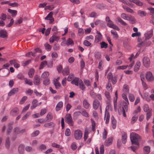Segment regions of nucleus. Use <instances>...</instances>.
<instances>
[{
    "instance_id": "nucleus-1",
    "label": "nucleus",
    "mask_w": 154,
    "mask_h": 154,
    "mask_svg": "<svg viewBox=\"0 0 154 154\" xmlns=\"http://www.w3.org/2000/svg\"><path fill=\"white\" fill-rule=\"evenodd\" d=\"M131 141L133 144L139 145V142L140 141V136L135 133H132L130 134Z\"/></svg>"
},
{
    "instance_id": "nucleus-2",
    "label": "nucleus",
    "mask_w": 154,
    "mask_h": 154,
    "mask_svg": "<svg viewBox=\"0 0 154 154\" xmlns=\"http://www.w3.org/2000/svg\"><path fill=\"white\" fill-rule=\"evenodd\" d=\"M121 17L125 20L130 21L132 23H134L136 21L135 19L133 16L125 13L121 14Z\"/></svg>"
},
{
    "instance_id": "nucleus-3",
    "label": "nucleus",
    "mask_w": 154,
    "mask_h": 154,
    "mask_svg": "<svg viewBox=\"0 0 154 154\" xmlns=\"http://www.w3.org/2000/svg\"><path fill=\"white\" fill-rule=\"evenodd\" d=\"M73 135L74 138L76 140H79L82 138L83 134L81 130L77 129L74 130Z\"/></svg>"
},
{
    "instance_id": "nucleus-4",
    "label": "nucleus",
    "mask_w": 154,
    "mask_h": 154,
    "mask_svg": "<svg viewBox=\"0 0 154 154\" xmlns=\"http://www.w3.org/2000/svg\"><path fill=\"white\" fill-rule=\"evenodd\" d=\"M65 121L69 125L72 126L73 125V121L72 119V116L70 114H67L65 116Z\"/></svg>"
},
{
    "instance_id": "nucleus-5",
    "label": "nucleus",
    "mask_w": 154,
    "mask_h": 154,
    "mask_svg": "<svg viewBox=\"0 0 154 154\" xmlns=\"http://www.w3.org/2000/svg\"><path fill=\"white\" fill-rule=\"evenodd\" d=\"M146 78L147 80L149 82H152L154 80V76L152 72L150 71L146 72Z\"/></svg>"
},
{
    "instance_id": "nucleus-6",
    "label": "nucleus",
    "mask_w": 154,
    "mask_h": 154,
    "mask_svg": "<svg viewBox=\"0 0 154 154\" xmlns=\"http://www.w3.org/2000/svg\"><path fill=\"white\" fill-rule=\"evenodd\" d=\"M101 104L99 101L97 99H95L93 102V107L95 110H97L100 107Z\"/></svg>"
},
{
    "instance_id": "nucleus-7",
    "label": "nucleus",
    "mask_w": 154,
    "mask_h": 154,
    "mask_svg": "<svg viewBox=\"0 0 154 154\" xmlns=\"http://www.w3.org/2000/svg\"><path fill=\"white\" fill-rule=\"evenodd\" d=\"M143 65L146 67H148L150 64V60L149 58L146 57H143Z\"/></svg>"
},
{
    "instance_id": "nucleus-8",
    "label": "nucleus",
    "mask_w": 154,
    "mask_h": 154,
    "mask_svg": "<svg viewBox=\"0 0 154 154\" xmlns=\"http://www.w3.org/2000/svg\"><path fill=\"white\" fill-rule=\"evenodd\" d=\"M96 33L97 35L95 36V42L97 43L101 40L102 36L101 34L98 31H97Z\"/></svg>"
},
{
    "instance_id": "nucleus-9",
    "label": "nucleus",
    "mask_w": 154,
    "mask_h": 154,
    "mask_svg": "<svg viewBox=\"0 0 154 154\" xmlns=\"http://www.w3.org/2000/svg\"><path fill=\"white\" fill-rule=\"evenodd\" d=\"M40 83V78L39 76L36 75L34 77L33 79V83L35 85H38Z\"/></svg>"
},
{
    "instance_id": "nucleus-10",
    "label": "nucleus",
    "mask_w": 154,
    "mask_h": 154,
    "mask_svg": "<svg viewBox=\"0 0 154 154\" xmlns=\"http://www.w3.org/2000/svg\"><path fill=\"white\" fill-rule=\"evenodd\" d=\"M63 102L59 101L57 104L55 110L56 111L58 112L60 110L63 108Z\"/></svg>"
},
{
    "instance_id": "nucleus-11",
    "label": "nucleus",
    "mask_w": 154,
    "mask_h": 154,
    "mask_svg": "<svg viewBox=\"0 0 154 154\" xmlns=\"http://www.w3.org/2000/svg\"><path fill=\"white\" fill-rule=\"evenodd\" d=\"M19 112V109L17 107L13 109L10 112V115L12 116H15Z\"/></svg>"
},
{
    "instance_id": "nucleus-12",
    "label": "nucleus",
    "mask_w": 154,
    "mask_h": 154,
    "mask_svg": "<svg viewBox=\"0 0 154 154\" xmlns=\"http://www.w3.org/2000/svg\"><path fill=\"white\" fill-rule=\"evenodd\" d=\"M152 31L151 30L149 31L144 34L145 37L146 39H148L151 38L152 36Z\"/></svg>"
},
{
    "instance_id": "nucleus-13",
    "label": "nucleus",
    "mask_w": 154,
    "mask_h": 154,
    "mask_svg": "<svg viewBox=\"0 0 154 154\" xmlns=\"http://www.w3.org/2000/svg\"><path fill=\"white\" fill-rule=\"evenodd\" d=\"M7 32L6 30L2 29L0 30V37L2 38H5L7 37Z\"/></svg>"
},
{
    "instance_id": "nucleus-14",
    "label": "nucleus",
    "mask_w": 154,
    "mask_h": 154,
    "mask_svg": "<svg viewBox=\"0 0 154 154\" xmlns=\"http://www.w3.org/2000/svg\"><path fill=\"white\" fill-rule=\"evenodd\" d=\"M62 73L64 75H67L69 73V69L68 66H66L65 67L62 71Z\"/></svg>"
},
{
    "instance_id": "nucleus-15",
    "label": "nucleus",
    "mask_w": 154,
    "mask_h": 154,
    "mask_svg": "<svg viewBox=\"0 0 154 154\" xmlns=\"http://www.w3.org/2000/svg\"><path fill=\"white\" fill-rule=\"evenodd\" d=\"M9 63L11 64H13L14 66L16 68H18L20 66V64L18 63L15 60L10 61Z\"/></svg>"
},
{
    "instance_id": "nucleus-16",
    "label": "nucleus",
    "mask_w": 154,
    "mask_h": 154,
    "mask_svg": "<svg viewBox=\"0 0 154 154\" xmlns=\"http://www.w3.org/2000/svg\"><path fill=\"white\" fill-rule=\"evenodd\" d=\"M151 44V42L150 41H148L145 43L144 42H142L140 43L137 45L138 47H140L141 46H149Z\"/></svg>"
},
{
    "instance_id": "nucleus-17",
    "label": "nucleus",
    "mask_w": 154,
    "mask_h": 154,
    "mask_svg": "<svg viewBox=\"0 0 154 154\" xmlns=\"http://www.w3.org/2000/svg\"><path fill=\"white\" fill-rule=\"evenodd\" d=\"M18 90L19 89L18 88H13L8 93V96H11L14 95V94L18 92Z\"/></svg>"
},
{
    "instance_id": "nucleus-18",
    "label": "nucleus",
    "mask_w": 154,
    "mask_h": 154,
    "mask_svg": "<svg viewBox=\"0 0 154 154\" xmlns=\"http://www.w3.org/2000/svg\"><path fill=\"white\" fill-rule=\"evenodd\" d=\"M25 146L23 145H20L18 148V151L19 153L20 154H23L24 153V152Z\"/></svg>"
},
{
    "instance_id": "nucleus-19",
    "label": "nucleus",
    "mask_w": 154,
    "mask_h": 154,
    "mask_svg": "<svg viewBox=\"0 0 154 154\" xmlns=\"http://www.w3.org/2000/svg\"><path fill=\"white\" fill-rule=\"evenodd\" d=\"M127 136L126 134L123 132L122 134V142L124 144H125L127 141Z\"/></svg>"
},
{
    "instance_id": "nucleus-20",
    "label": "nucleus",
    "mask_w": 154,
    "mask_h": 154,
    "mask_svg": "<svg viewBox=\"0 0 154 154\" xmlns=\"http://www.w3.org/2000/svg\"><path fill=\"white\" fill-rule=\"evenodd\" d=\"M37 102L38 101L36 99H34L33 100L32 103V105L30 107L31 109H33L38 106V104H37Z\"/></svg>"
},
{
    "instance_id": "nucleus-21",
    "label": "nucleus",
    "mask_w": 154,
    "mask_h": 154,
    "mask_svg": "<svg viewBox=\"0 0 154 154\" xmlns=\"http://www.w3.org/2000/svg\"><path fill=\"white\" fill-rule=\"evenodd\" d=\"M111 122L112 125V128L113 129L116 128V121L114 116L111 117Z\"/></svg>"
},
{
    "instance_id": "nucleus-22",
    "label": "nucleus",
    "mask_w": 154,
    "mask_h": 154,
    "mask_svg": "<svg viewBox=\"0 0 154 154\" xmlns=\"http://www.w3.org/2000/svg\"><path fill=\"white\" fill-rule=\"evenodd\" d=\"M59 39V37L55 35H53L52 37L50 38L49 41L51 43H53L55 41H58Z\"/></svg>"
},
{
    "instance_id": "nucleus-23",
    "label": "nucleus",
    "mask_w": 154,
    "mask_h": 154,
    "mask_svg": "<svg viewBox=\"0 0 154 154\" xmlns=\"http://www.w3.org/2000/svg\"><path fill=\"white\" fill-rule=\"evenodd\" d=\"M112 137H109L105 142V145L108 146L111 145L112 143Z\"/></svg>"
},
{
    "instance_id": "nucleus-24",
    "label": "nucleus",
    "mask_w": 154,
    "mask_h": 154,
    "mask_svg": "<svg viewBox=\"0 0 154 154\" xmlns=\"http://www.w3.org/2000/svg\"><path fill=\"white\" fill-rule=\"evenodd\" d=\"M83 104L84 107L86 109H88L90 106V104L88 102L87 100L86 99H85L83 101Z\"/></svg>"
},
{
    "instance_id": "nucleus-25",
    "label": "nucleus",
    "mask_w": 154,
    "mask_h": 154,
    "mask_svg": "<svg viewBox=\"0 0 154 154\" xmlns=\"http://www.w3.org/2000/svg\"><path fill=\"white\" fill-rule=\"evenodd\" d=\"M79 78H75L71 82L72 84H74L76 86H78L79 84Z\"/></svg>"
},
{
    "instance_id": "nucleus-26",
    "label": "nucleus",
    "mask_w": 154,
    "mask_h": 154,
    "mask_svg": "<svg viewBox=\"0 0 154 154\" xmlns=\"http://www.w3.org/2000/svg\"><path fill=\"white\" fill-rule=\"evenodd\" d=\"M110 115L109 112H105L104 120L106 121V123H108L109 122Z\"/></svg>"
},
{
    "instance_id": "nucleus-27",
    "label": "nucleus",
    "mask_w": 154,
    "mask_h": 154,
    "mask_svg": "<svg viewBox=\"0 0 154 154\" xmlns=\"http://www.w3.org/2000/svg\"><path fill=\"white\" fill-rule=\"evenodd\" d=\"M140 65L141 63L140 61H138L137 62L134 67V71L137 72L139 69L140 67Z\"/></svg>"
},
{
    "instance_id": "nucleus-28",
    "label": "nucleus",
    "mask_w": 154,
    "mask_h": 154,
    "mask_svg": "<svg viewBox=\"0 0 154 154\" xmlns=\"http://www.w3.org/2000/svg\"><path fill=\"white\" fill-rule=\"evenodd\" d=\"M141 95L143 99H145L147 101L149 102L150 101V97L149 96L147 93H144L143 97L141 94Z\"/></svg>"
},
{
    "instance_id": "nucleus-29",
    "label": "nucleus",
    "mask_w": 154,
    "mask_h": 154,
    "mask_svg": "<svg viewBox=\"0 0 154 154\" xmlns=\"http://www.w3.org/2000/svg\"><path fill=\"white\" fill-rule=\"evenodd\" d=\"M130 2H133L137 5L141 6L143 5V3L139 0H129Z\"/></svg>"
},
{
    "instance_id": "nucleus-30",
    "label": "nucleus",
    "mask_w": 154,
    "mask_h": 154,
    "mask_svg": "<svg viewBox=\"0 0 154 154\" xmlns=\"http://www.w3.org/2000/svg\"><path fill=\"white\" fill-rule=\"evenodd\" d=\"M137 14L141 17L146 16V15L147 13L145 11L139 10L137 12Z\"/></svg>"
},
{
    "instance_id": "nucleus-31",
    "label": "nucleus",
    "mask_w": 154,
    "mask_h": 154,
    "mask_svg": "<svg viewBox=\"0 0 154 154\" xmlns=\"http://www.w3.org/2000/svg\"><path fill=\"white\" fill-rule=\"evenodd\" d=\"M8 12L11 14L13 17L15 16L17 14V11L15 10H12L10 9L8 10Z\"/></svg>"
},
{
    "instance_id": "nucleus-32",
    "label": "nucleus",
    "mask_w": 154,
    "mask_h": 154,
    "mask_svg": "<svg viewBox=\"0 0 154 154\" xmlns=\"http://www.w3.org/2000/svg\"><path fill=\"white\" fill-rule=\"evenodd\" d=\"M123 93L128 94L129 92V89L127 85H124L123 88Z\"/></svg>"
},
{
    "instance_id": "nucleus-33",
    "label": "nucleus",
    "mask_w": 154,
    "mask_h": 154,
    "mask_svg": "<svg viewBox=\"0 0 154 154\" xmlns=\"http://www.w3.org/2000/svg\"><path fill=\"white\" fill-rule=\"evenodd\" d=\"M49 75V73L47 71L43 72L42 74L41 77L43 79L47 78Z\"/></svg>"
},
{
    "instance_id": "nucleus-34",
    "label": "nucleus",
    "mask_w": 154,
    "mask_h": 154,
    "mask_svg": "<svg viewBox=\"0 0 154 154\" xmlns=\"http://www.w3.org/2000/svg\"><path fill=\"white\" fill-rule=\"evenodd\" d=\"M66 44L67 46L71 45H73L74 44V42L70 38H69L67 40Z\"/></svg>"
},
{
    "instance_id": "nucleus-35",
    "label": "nucleus",
    "mask_w": 154,
    "mask_h": 154,
    "mask_svg": "<svg viewBox=\"0 0 154 154\" xmlns=\"http://www.w3.org/2000/svg\"><path fill=\"white\" fill-rule=\"evenodd\" d=\"M101 48H106L108 47V44L104 42H102L100 43Z\"/></svg>"
},
{
    "instance_id": "nucleus-36",
    "label": "nucleus",
    "mask_w": 154,
    "mask_h": 154,
    "mask_svg": "<svg viewBox=\"0 0 154 154\" xmlns=\"http://www.w3.org/2000/svg\"><path fill=\"white\" fill-rule=\"evenodd\" d=\"M123 105L125 109L127 111L128 109V105L129 104L128 100H125V101L123 102Z\"/></svg>"
},
{
    "instance_id": "nucleus-37",
    "label": "nucleus",
    "mask_w": 154,
    "mask_h": 154,
    "mask_svg": "<svg viewBox=\"0 0 154 154\" xmlns=\"http://www.w3.org/2000/svg\"><path fill=\"white\" fill-rule=\"evenodd\" d=\"M35 70L34 69L31 68L29 69L28 72V75L30 78L32 77L34 74Z\"/></svg>"
},
{
    "instance_id": "nucleus-38",
    "label": "nucleus",
    "mask_w": 154,
    "mask_h": 154,
    "mask_svg": "<svg viewBox=\"0 0 154 154\" xmlns=\"http://www.w3.org/2000/svg\"><path fill=\"white\" fill-rule=\"evenodd\" d=\"M143 151L145 153L148 154L150 151V148L149 146H145L143 148Z\"/></svg>"
},
{
    "instance_id": "nucleus-39",
    "label": "nucleus",
    "mask_w": 154,
    "mask_h": 154,
    "mask_svg": "<svg viewBox=\"0 0 154 154\" xmlns=\"http://www.w3.org/2000/svg\"><path fill=\"white\" fill-rule=\"evenodd\" d=\"M123 8L128 12L131 13H132L134 12V11L132 9L128 7L125 6H123Z\"/></svg>"
},
{
    "instance_id": "nucleus-40",
    "label": "nucleus",
    "mask_w": 154,
    "mask_h": 154,
    "mask_svg": "<svg viewBox=\"0 0 154 154\" xmlns=\"http://www.w3.org/2000/svg\"><path fill=\"white\" fill-rule=\"evenodd\" d=\"M51 146L53 147L59 148L60 149H62L63 148V147L62 146H60V145L55 143H52L51 144Z\"/></svg>"
},
{
    "instance_id": "nucleus-41",
    "label": "nucleus",
    "mask_w": 154,
    "mask_h": 154,
    "mask_svg": "<svg viewBox=\"0 0 154 154\" xmlns=\"http://www.w3.org/2000/svg\"><path fill=\"white\" fill-rule=\"evenodd\" d=\"M138 119V117L137 116H133L131 119V124H134L137 121Z\"/></svg>"
},
{
    "instance_id": "nucleus-42",
    "label": "nucleus",
    "mask_w": 154,
    "mask_h": 154,
    "mask_svg": "<svg viewBox=\"0 0 154 154\" xmlns=\"http://www.w3.org/2000/svg\"><path fill=\"white\" fill-rule=\"evenodd\" d=\"M54 84L56 89H59L61 86L60 84L57 81H54Z\"/></svg>"
},
{
    "instance_id": "nucleus-43",
    "label": "nucleus",
    "mask_w": 154,
    "mask_h": 154,
    "mask_svg": "<svg viewBox=\"0 0 154 154\" xmlns=\"http://www.w3.org/2000/svg\"><path fill=\"white\" fill-rule=\"evenodd\" d=\"M79 85L80 88L82 90H84L85 88V87L84 84H83L82 81L81 80L79 81Z\"/></svg>"
},
{
    "instance_id": "nucleus-44",
    "label": "nucleus",
    "mask_w": 154,
    "mask_h": 154,
    "mask_svg": "<svg viewBox=\"0 0 154 154\" xmlns=\"http://www.w3.org/2000/svg\"><path fill=\"white\" fill-rule=\"evenodd\" d=\"M24 81L25 83L29 85H32V82L29 79H28L27 78L24 79Z\"/></svg>"
},
{
    "instance_id": "nucleus-45",
    "label": "nucleus",
    "mask_w": 154,
    "mask_h": 154,
    "mask_svg": "<svg viewBox=\"0 0 154 154\" xmlns=\"http://www.w3.org/2000/svg\"><path fill=\"white\" fill-rule=\"evenodd\" d=\"M144 111L146 112L151 111V110L149 109V106L147 104H145L143 106Z\"/></svg>"
},
{
    "instance_id": "nucleus-46",
    "label": "nucleus",
    "mask_w": 154,
    "mask_h": 154,
    "mask_svg": "<svg viewBox=\"0 0 154 154\" xmlns=\"http://www.w3.org/2000/svg\"><path fill=\"white\" fill-rule=\"evenodd\" d=\"M54 124L53 122H50L45 124L44 125V126L46 127H51L54 126Z\"/></svg>"
},
{
    "instance_id": "nucleus-47",
    "label": "nucleus",
    "mask_w": 154,
    "mask_h": 154,
    "mask_svg": "<svg viewBox=\"0 0 154 154\" xmlns=\"http://www.w3.org/2000/svg\"><path fill=\"white\" fill-rule=\"evenodd\" d=\"M117 20L123 25L124 26H126L127 25V24L123 20L119 17H117Z\"/></svg>"
},
{
    "instance_id": "nucleus-48",
    "label": "nucleus",
    "mask_w": 154,
    "mask_h": 154,
    "mask_svg": "<svg viewBox=\"0 0 154 154\" xmlns=\"http://www.w3.org/2000/svg\"><path fill=\"white\" fill-rule=\"evenodd\" d=\"M45 49L48 51H49L51 50V46L48 43H45L44 45Z\"/></svg>"
},
{
    "instance_id": "nucleus-49",
    "label": "nucleus",
    "mask_w": 154,
    "mask_h": 154,
    "mask_svg": "<svg viewBox=\"0 0 154 154\" xmlns=\"http://www.w3.org/2000/svg\"><path fill=\"white\" fill-rule=\"evenodd\" d=\"M47 64V62L46 61H44L42 62L40 64L39 69H42L43 67L46 66Z\"/></svg>"
},
{
    "instance_id": "nucleus-50",
    "label": "nucleus",
    "mask_w": 154,
    "mask_h": 154,
    "mask_svg": "<svg viewBox=\"0 0 154 154\" xmlns=\"http://www.w3.org/2000/svg\"><path fill=\"white\" fill-rule=\"evenodd\" d=\"M43 84L45 85H48L50 84V80L49 79H47L44 80L43 82Z\"/></svg>"
},
{
    "instance_id": "nucleus-51",
    "label": "nucleus",
    "mask_w": 154,
    "mask_h": 154,
    "mask_svg": "<svg viewBox=\"0 0 154 154\" xmlns=\"http://www.w3.org/2000/svg\"><path fill=\"white\" fill-rule=\"evenodd\" d=\"M81 113L83 116L85 117H89L88 113L85 109H83Z\"/></svg>"
},
{
    "instance_id": "nucleus-52",
    "label": "nucleus",
    "mask_w": 154,
    "mask_h": 154,
    "mask_svg": "<svg viewBox=\"0 0 154 154\" xmlns=\"http://www.w3.org/2000/svg\"><path fill=\"white\" fill-rule=\"evenodd\" d=\"M65 135L66 136H69L71 135V131L70 129L69 128H67L65 131Z\"/></svg>"
},
{
    "instance_id": "nucleus-53",
    "label": "nucleus",
    "mask_w": 154,
    "mask_h": 154,
    "mask_svg": "<svg viewBox=\"0 0 154 154\" xmlns=\"http://www.w3.org/2000/svg\"><path fill=\"white\" fill-rule=\"evenodd\" d=\"M111 34L113 35V37L118 38V35L117 34V32L114 30H112L111 31Z\"/></svg>"
},
{
    "instance_id": "nucleus-54",
    "label": "nucleus",
    "mask_w": 154,
    "mask_h": 154,
    "mask_svg": "<svg viewBox=\"0 0 154 154\" xmlns=\"http://www.w3.org/2000/svg\"><path fill=\"white\" fill-rule=\"evenodd\" d=\"M94 37L92 35H90L87 36L85 37V38L87 40H89L90 42H91L94 40Z\"/></svg>"
},
{
    "instance_id": "nucleus-55",
    "label": "nucleus",
    "mask_w": 154,
    "mask_h": 154,
    "mask_svg": "<svg viewBox=\"0 0 154 154\" xmlns=\"http://www.w3.org/2000/svg\"><path fill=\"white\" fill-rule=\"evenodd\" d=\"M107 131L105 129H104V131L103 133V139L105 140V139L107 137Z\"/></svg>"
},
{
    "instance_id": "nucleus-56",
    "label": "nucleus",
    "mask_w": 154,
    "mask_h": 154,
    "mask_svg": "<svg viewBox=\"0 0 154 154\" xmlns=\"http://www.w3.org/2000/svg\"><path fill=\"white\" fill-rule=\"evenodd\" d=\"M23 20V19L22 17H20V18L17 20L15 21V24L16 25H18L20 23H21Z\"/></svg>"
},
{
    "instance_id": "nucleus-57",
    "label": "nucleus",
    "mask_w": 154,
    "mask_h": 154,
    "mask_svg": "<svg viewBox=\"0 0 154 154\" xmlns=\"http://www.w3.org/2000/svg\"><path fill=\"white\" fill-rule=\"evenodd\" d=\"M129 99L130 101H133L135 99V97L134 95L131 94H129L128 96Z\"/></svg>"
},
{
    "instance_id": "nucleus-58",
    "label": "nucleus",
    "mask_w": 154,
    "mask_h": 154,
    "mask_svg": "<svg viewBox=\"0 0 154 154\" xmlns=\"http://www.w3.org/2000/svg\"><path fill=\"white\" fill-rule=\"evenodd\" d=\"M10 145V142L9 141V139L7 138L6 140L5 143V146L6 148H9Z\"/></svg>"
},
{
    "instance_id": "nucleus-59",
    "label": "nucleus",
    "mask_w": 154,
    "mask_h": 154,
    "mask_svg": "<svg viewBox=\"0 0 154 154\" xmlns=\"http://www.w3.org/2000/svg\"><path fill=\"white\" fill-rule=\"evenodd\" d=\"M94 56L97 59H99L100 58L101 54L98 52H95Z\"/></svg>"
},
{
    "instance_id": "nucleus-60",
    "label": "nucleus",
    "mask_w": 154,
    "mask_h": 154,
    "mask_svg": "<svg viewBox=\"0 0 154 154\" xmlns=\"http://www.w3.org/2000/svg\"><path fill=\"white\" fill-rule=\"evenodd\" d=\"M127 67H128V65L119 66L117 67V69L118 70L124 69H127Z\"/></svg>"
},
{
    "instance_id": "nucleus-61",
    "label": "nucleus",
    "mask_w": 154,
    "mask_h": 154,
    "mask_svg": "<svg viewBox=\"0 0 154 154\" xmlns=\"http://www.w3.org/2000/svg\"><path fill=\"white\" fill-rule=\"evenodd\" d=\"M39 132L38 130H36L33 132L31 134L32 137H35L37 136L39 134Z\"/></svg>"
},
{
    "instance_id": "nucleus-62",
    "label": "nucleus",
    "mask_w": 154,
    "mask_h": 154,
    "mask_svg": "<svg viewBox=\"0 0 154 154\" xmlns=\"http://www.w3.org/2000/svg\"><path fill=\"white\" fill-rule=\"evenodd\" d=\"M31 113L29 112H27L25 115H24L22 118V120H25L30 115Z\"/></svg>"
},
{
    "instance_id": "nucleus-63",
    "label": "nucleus",
    "mask_w": 154,
    "mask_h": 154,
    "mask_svg": "<svg viewBox=\"0 0 154 154\" xmlns=\"http://www.w3.org/2000/svg\"><path fill=\"white\" fill-rule=\"evenodd\" d=\"M54 8V7L53 5L47 6L45 7V10H46L47 9H48L50 10H52Z\"/></svg>"
},
{
    "instance_id": "nucleus-64",
    "label": "nucleus",
    "mask_w": 154,
    "mask_h": 154,
    "mask_svg": "<svg viewBox=\"0 0 154 154\" xmlns=\"http://www.w3.org/2000/svg\"><path fill=\"white\" fill-rule=\"evenodd\" d=\"M83 44L86 46H89L91 45V43L87 40H85L83 42Z\"/></svg>"
}]
</instances>
